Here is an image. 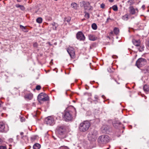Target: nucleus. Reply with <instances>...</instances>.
I'll return each mask as SVG.
<instances>
[{
  "mask_svg": "<svg viewBox=\"0 0 149 149\" xmlns=\"http://www.w3.org/2000/svg\"><path fill=\"white\" fill-rule=\"evenodd\" d=\"M36 21L37 23L39 24H41L42 22V19L41 17H38L36 19Z\"/></svg>",
  "mask_w": 149,
  "mask_h": 149,
  "instance_id": "obj_26",
  "label": "nucleus"
},
{
  "mask_svg": "<svg viewBox=\"0 0 149 149\" xmlns=\"http://www.w3.org/2000/svg\"><path fill=\"white\" fill-rule=\"evenodd\" d=\"M92 27L94 30H96L97 28V26L95 23H93L92 25Z\"/></svg>",
  "mask_w": 149,
  "mask_h": 149,
  "instance_id": "obj_29",
  "label": "nucleus"
},
{
  "mask_svg": "<svg viewBox=\"0 0 149 149\" xmlns=\"http://www.w3.org/2000/svg\"><path fill=\"white\" fill-rule=\"evenodd\" d=\"M129 12L132 15H134L136 13H138L139 10L137 8L135 9L133 6H131L129 7Z\"/></svg>",
  "mask_w": 149,
  "mask_h": 149,
  "instance_id": "obj_11",
  "label": "nucleus"
},
{
  "mask_svg": "<svg viewBox=\"0 0 149 149\" xmlns=\"http://www.w3.org/2000/svg\"><path fill=\"white\" fill-rule=\"evenodd\" d=\"M109 1L110 2H112L114 1V0H109Z\"/></svg>",
  "mask_w": 149,
  "mask_h": 149,
  "instance_id": "obj_41",
  "label": "nucleus"
},
{
  "mask_svg": "<svg viewBox=\"0 0 149 149\" xmlns=\"http://www.w3.org/2000/svg\"><path fill=\"white\" fill-rule=\"evenodd\" d=\"M89 39L91 40L94 41L96 40L97 38L92 34H89L88 36Z\"/></svg>",
  "mask_w": 149,
  "mask_h": 149,
  "instance_id": "obj_17",
  "label": "nucleus"
},
{
  "mask_svg": "<svg viewBox=\"0 0 149 149\" xmlns=\"http://www.w3.org/2000/svg\"><path fill=\"white\" fill-rule=\"evenodd\" d=\"M32 0H29V2L31 3L32 2Z\"/></svg>",
  "mask_w": 149,
  "mask_h": 149,
  "instance_id": "obj_46",
  "label": "nucleus"
},
{
  "mask_svg": "<svg viewBox=\"0 0 149 149\" xmlns=\"http://www.w3.org/2000/svg\"><path fill=\"white\" fill-rule=\"evenodd\" d=\"M90 123L85 121L81 123L79 126V130L80 132H85L87 131L90 127Z\"/></svg>",
  "mask_w": 149,
  "mask_h": 149,
  "instance_id": "obj_3",
  "label": "nucleus"
},
{
  "mask_svg": "<svg viewBox=\"0 0 149 149\" xmlns=\"http://www.w3.org/2000/svg\"><path fill=\"white\" fill-rule=\"evenodd\" d=\"M113 34V31H111L110 33V34L111 35H112Z\"/></svg>",
  "mask_w": 149,
  "mask_h": 149,
  "instance_id": "obj_39",
  "label": "nucleus"
},
{
  "mask_svg": "<svg viewBox=\"0 0 149 149\" xmlns=\"http://www.w3.org/2000/svg\"><path fill=\"white\" fill-rule=\"evenodd\" d=\"M84 19H82V21H83V20H84Z\"/></svg>",
  "mask_w": 149,
  "mask_h": 149,
  "instance_id": "obj_52",
  "label": "nucleus"
},
{
  "mask_svg": "<svg viewBox=\"0 0 149 149\" xmlns=\"http://www.w3.org/2000/svg\"><path fill=\"white\" fill-rule=\"evenodd\" d=\"M38 45L37 42H35L33 44V46L35 47H38Z\"/></svg>",
  "mask_w": 149,
  "mask_h": 149,
  "instance_id": "obj_36",
  "label": "nucleus"
},
{
  "mask_svg": "<svg viewBox=\"0 0 149 149\" xmlns=\"http://www.w3.org/2000/svg\"><path fill=\"white\" fill-rule=\"evenodd\" d=\"M95 98H96V99L97 98V100H98V96H97H97H95Z\"/></svg>",
  "mask_w": 149,
  "mask_h": 149,
  "instance_id": "obj_47",
  "label": "nucleus"
},
{
  "mask_svg": "<svg viewBox=\"0 0 149 149\" xmlns=\"http://www.w3.org/2000/svg\"><path fill=\"white\" fill-rule=\"evenodd\" d=\"M60 148L61 149H69V148L66 146H61Z\"/></svg>",
  "mask_w": 149,
  "mask_h": 149,
  "instance_id": "obj_33",
  "label": "nucleus"
},
{
  "mask_svg": "<svg viewBox=\"0 0 149 149\" xmlns=\"http://www.w3.org/2000/svg\"><path fill=\"white\" fill-rule=\"evenodd\" d=\"M71 7L75 10H77L79 7L78 5L76 3L74 2L72 3L71 4Z\"/></svg>",
  "mask_w": 149,
  "mask_h": 149,
  "instance_id": "obj_19",
  "label": "nucleus"
},
{
  "mask_svg": "<svg viewBox=\"0 0 149 149\" xmlns=\"http://www.w3.org/2000/svg\"><path fill=\"white\" fill-rule=\"evenodd\" d=\"M123 19L124 20L127 21L128 19V15L127 14H126L124 16H123L122 17Z\"/></svg>",
  "mask_w": 149,
  "mask_h": 149,
  "instance_id": "obj_27",
  "label": "nucleus"
},
{
  "mask_svg": "<svg viewBox=\"0 0 149 149\" xmlns=\"http://www.w3.org/2000/svg\"><path fill=\"white\" fill-rule=\"evenodd\" d=\"M9 130L8 127L3 122H0V132L6 133Z\"/></svg>",
  "mask_w": 149,
  "mask_h": 149,
  "instance_id": "obj_8",
  "label": "nucleus"
},
{
  "mask_svg": "<svg viewBox=\"0 0 149 149\" xmlns=\"http://www.w3.org/2000/svg\"><path fill=\"white\" fill-rule=\"evenodd\" d=\"M65 131V127L64 125H61L57 127L56 132L59 138L63 139L66 136Z\"/></svg>",
  "mask_w": 149,
  "mask_h": 149,
  "instance_id": "obj_2",
  "label": "nucleus"
},
{
  "mask_svg": "<svg viewBox=\"0 0 149 149\" xmlns=\"http://www.w3.org/2000/svg\"><path fill=\"white\" fill-rule=\"evenodd\" d=\"M133 44L136 46H139L141 44L140 40H136L134 39L132 40Z\"/></svg>",
  "mask_w": 149,
  "mask_h": 149,
  "instance_id": "obj_14",
  "label": "nucleus"
},
{
  "mask_svg": "<svg viewBox=\"0 0 149 149\" xmlns=\"http://www.w3.org/2000/svg\"><path fill=\"white\" fill-rule=\"evenodd\" d=\"M56 26L55 27V29L56 30Z\"/></svg>",
  "mask_w": 149,
  "mask_h": 149,
  "instance_id": "obj_50",
  "label": "nucleus"
},
{
  "mask_svg": "<svg viewBox=\"0 0 149 149\" xmlns=\"http://www.w3.org/2000/svg\"><path fill=\"white\" fill-rule=\"evenodd\" d=\"M0 149H7L6 147L5 146H0Z\"/></svg>",
  "mask_w": 149,
  "mask_h": 149,
  "instance_id": "obj_34",
  "label": "nucleus"
},
{
  "mask_svg": "<svg viewBox=\"0 0 149 149\" xmlns=\"http://www.w3.org/2000/svg\"><path fill=\"white\" fill-rule=\"evenodd\" d=\"M143 89L144 91L147 92L149 91V86L148 85L146 84L144 86Z\"/></svg>",
  "mask_w": 149,
  "mask_h": 149,
  "instance_id": "obj_21",
  "label": "nucleus"
},
{
  "mask_svg": "<svg viewBox=\"0 0 149 149\" xmlns=\"http://www.w3.org/2000/svg\"><path fill=\"white\" fill-rule=\"evenodd\" d=\"M41 87L40 85H37L36 86V89L37 90H39L40 89Z\"/></svg>",
  "mask_w": 149,
  "mask_h": 149,
  "instance_id": "obj_32",
  "label": "nucleus"
},
{
  "mask_svg": "<svg viewBox=\"0 0 149 149\" xmlns=\"http://www.w3.org/2000/svg\"><path fill=\"white\" fill-rule=\"evenodd\" d=\"M109 137L108 136L106 135H103L99 136L98 140H109Z\"/></svg>",
  "mask_w": 149,
  "mask_h": 149,
  "instance_id": "obj_16",
  "label": "nucleus"
},
{
  "mask_svg": "<svg viewBox=\"0 0 149 149\" xmlns=\"http://www.w3.org/2000/svg\"><path fill=\"white\" fill-rule=\"evenodd\" d=\"M143 47H142L141 48V49H139V50L140 51H142L143 50Z\"/></svg>",
  "mask_w": 149,
  "mask_h": 149,
  "instance_id": "obj_40",
  "label": "nucleus"
},
{
  "mask_svg": "<svg viewBox=\"0 0 149 149\" xmlns=\"http://www.w3.org/2000/svg\"><path fill=\"white\" fill-rule=\"evenodd\" d=\"M40 147V145L38 143L35 144L33 146V149H39Z\"/></svg>",
  "mask_w": 149,
  "mask_h": 149,
  "instance_id": "obj_22",
  "label": "nucleus"
},
{
  "mask_svg": "<svg viewBox=\"0 0 149 149\" xmlns=\"http://www.w3.org/2000/svg\"><path fill=\"white\" fill-rule=\"evenodd\" d=\"M96 134L95 133L91 132L88 135V137L89 140L95 139L97 138Z\"/></svg>",
  "mask_w": 149,
  "mask_h": 149,
  "instance_id": "obj_12",
  "label": "nucleus"
},
{
  "mask_svg": "<svg viewBox=\"0 0 149 149\" xmlns=\"http://www.w3.org/2000/svg\"><path fill=\"white\" fill-rule=\"evenodd\" d=\"M112 9L114 11H117L118 10V7L116 5H114L113 6Z\"/></svg>",
  "mask_w": 149,
  "mask_h": 149,
  "instance_id": "obj_31",
  "label": "nucleus"
},
{
  "mask_svg": "<svg viewBox=\"0 0 149 149\" xmlns=\"http://www.w3.org/2000/svg\"><path fill=\"white\" fill-rule=\"evenodd\" d=\"M56 24V23L54 22L52 24V25L54 26H55Z\"/></svg>",
  "mask_w": 149,
  "mask_h": 149,
  "instance_id": "obj_37",
  "label": "nucleus"
},
{
  "mask_svg": "<svg viewBox=\"0 0 149 149\" xmlns=\"http://www.w3.org/2000/svg\"><path fill=\"white\" fill-rule=\"evenodd\" d=\"M113 31L115 34L117 35L119 33V30L118 28L115 27Z\"/></svg>",
  "mask_w": 149,
  "mask_h": 149,
  "instance_id": "obj_25",
  "label": "nucleus"
},
{
  "mask_svg": "<svg viewBox=\"0 0 149 149\" xmlns=\"http://www.w3.org/2000/svg\"><path fill=\"white\" fill-rule=\"evenodd\" d=\"M82 3L84 6V8L85 10H92V7L90 6V3L88 2H85L84 1L82 2Z\"/></svg>",
  "mask_w": 149,
  "mask_h": 149,
  "instance_id": "obj_10",
  "label": "nucleus"
},
{
  "mask_svg": "<svg viewBox=\"0 0 149 149\" xmlns=\"http://www.w3.org/2000/svg\"><path fill=\"white\" fill-rule=\"evenodd\" d=\"M84 13L85 14L84 15L85 17L87 19L89 18L90 17V15L89 13L86 12H85Z\"/></svg>",
  "mask_w": 149,
  "mask_h": 149,
  "instance_id": "obj_28",
  "label": "nucleus"
},
{
  "mask_svg": "<svg viewBox=\"0 0 149 149\" xmlns=\"http://www.w3.org/2000/svg\"><path fill=\"white\" fill-rule=\"evenodd\" d=\"M76 38L77 39L80 41H84L85 40L86 38L81 31H79L76 34Z\"/></svg>",
  "mask_w": 149,
  "mask_h": 149,
  "instance_id": "obj_9",
  "label": "nucleus"
},
{
  "mask_svg": "<svg viewBox=\"0 0 149 149\" xmlns=\"http://www.w3.org/2000/svg\"><path fill=\"white\" fill-rule=\"evenodd\" d=\"M9 149H11V148H9Z\"/></svg>",
  "mask_w": 149,
  "mask_h": 149,
  "instance_id": "obj_51",
  "label": "nucleus"
},
{
  "mask_svg": "<svg viewBox=\"0 0 149 149\" xmlns=\"http://www.w3.org/2000/svg\"><path fill=\"white\" fill-rule=\"evenodd\" d=\"M21 120L22 122H23V121H24V120H23V119H22V118H21Z\"/></svg>",
  "mask_w": 149,
  "mask_h": 149,
  "instance_id": "obj_44",
  "label": "nucleus"
},
{
  "mask_svg": "<svg viewBox=\"0 0 149 149\" xmlns=\"http://www.w3.org/2000/svg\"><path fill=\"white\" fill-rule=\"evenodd\" d=\"M38 100L39 102L47 101L48 100L47 95L45 93H41L38 96Z\"/></svg>",
  "mask_w": 149,
  "mask_h": 149,
  "instance_id": "obj_4",
  "label": "nucleus"
},
{
  "mask_svg": "<svg viewBox=\"0 0 149 149\" xmlns=\"http://www.w3.org/2000/svg\"><path fill=\"white\" fill-rule=\"evenodd\" d=\"M45 122L46 124L50 125H52L55 123V121L54 118L51 116H49L45 119Z\"/></svg>",
  "mask_w": 149,
  "mask_h": 149,
  "instance_id": "obj_6",
  "label": "nucleus"
},
{
  "mask_svg": "<svg viewBox=\"0 0 149 149\" xmlns=\"http://www.w3.org/2000/svg\"><path fill=\"white\" fill-rule=\"evenodd\" d=\"M77 111L73 106L69 107L65 111L64 118L66 121L71 120L76 116Z\"/></svg>",
  "mask_w": 149,
  "mask_h": 149,
  "instance_id": "obj_1",
  "label": "nucleus"
},
{
  "mask_svg": "<svg viewBox=\"0 0 149 149\" xmlns=\"http://www.w3.org/2000/svg\"><path fill=\"white\" fill-rule=\"evenodd\" d=\"M107 37V38H109V39H110V37H109V36H108Z\"/></svg>",
  "mask_w": 149,
  "mask_h": 149,
  "instance_id": "obj_48",
  "label": "nucleus"
},
{
  "mask_svg": "<svg viewBox=\"0 0 149 149\" xmlns=\"http://www.w3.org/2000/svg\"><path fill=\"white\" fill-rule=\"evenodd\" d=\"M48 44L50 45H52L50 44V42H48Z\"/></svg>",
  "mask_w": 149,
  "mask_h": 149,
  "instance_id": "obj_45",
  "label": "nucleus"
},
{
  "mask_svg": "<svg viewBox=\"0 0 149 149\" xmlns=\"http://www.w3.org/2000/svg\"><path fill=\"white\" fill-rule=\"evenodd\" d=\"M71 18L70 17H65L64 18V22L65 23V24H67L66 23V22H67V23H68L69 24L70 23V22L71 20Z\"/></svg>",
  "mask_w": 149,
  "mask_h": 149,
  "instance_id": "obj_24",
  "label": "nucleus"
},
{
  "mask_svg": "<svg viewBox=\"0 0 149 149\" xmlns=\"http://www.w3.org/2000/svg\"><path fill=\"white\" fill-rule=\"evenodd\" d=\"M24 133L23 132H21L20 133V136L18 135L17 136V139H22L23 140L27 139H28V137L26 136H24Z\"/></svg>",
  "mask_w": 149,
  "mask_h": 149,
  "instance_id": "obj_13",
  "label": "nucleus"
},
{
  "mask_svg": "<svg viewBox=\"0 0 149 149\" xmlns=\"http://www.w3.org/2000/svg\"><path fill=\"white\" fill-rule=\"evenodd\" d=\"M115 81L117 83V84H120V82H118V81H116V80H115Z\"/></svg>",
  "mask_w": 149,
  "mask_h": 149,
  "instance_id": "obj_42",
  "label": "nucleus"
},
{
  "mask_svg": "<svg viewBox=\"0 0 149 149\" xmlns=\"http://www.w3.org/2000/svg\"><path fill=\"white\" fill-rule=\"evenodd\" d=\"M20 28L22 30L25 32H27L29 31L28 29H27L26 26H24L22 25H20L19 26Z\"/></svg>",
  "mask_w": 149,
  "mask_h": 149,
  "instance_id": "obj_20",
  "label": "nucleus"
},
{
  "mask_svg": "<svg viewBox=\"0 0 149 149\" xmlns=\"http://www.w3.org/2000/svg\"><path fill=\"white\" fill-rule=\"evenodd\" d=\"M98 142L101 146H103L107 142V140H98Z\"/></svg>",
  "mask_w": 149,
  "mask_h": 149,
  "instance_id": "obj_18",
  "label": "nucleus"
},
{
  "mask_svg": "<svg viewBox=\"0 0 149 149\" xmlns=\"http://www.w3.org/2000/svg\"><path fill=\"white\" fill-rule=\"evenodd\" d=\"M146 61L143 58H140L136 61V65L138 68H140L146 64Z\"/></svg>",
  "mask_w": 149,
  "mask_h": 149,
  "instance_id": "obj_5",
  "label": "nucleus"
},
{
  "mask_svg": "<svg viewBox=\"0 0 149 149\" xmlns=\"http://www.w3.org/2000/svg\"><path fill=\"white\" fill-rule=\"evenodd\" d=\"M105 6V4L104 3H102L100 5V7L102 8H104Z\"/></svg>",
  "mask_w": 149,
  "mask_h": 149,
  "instance_id": "obj_35",
  "label": "nucleus"
},
{
  "mask_svg": "<svg viewBox=\"0 0 149 149\" xmlns=\"http://www.w3.org/2000/svg\"><path fill=\"white\" fill-rule=\"evenodd\" d=\"M110 19V18H108V19H107V20H108V19Z\"/></svg>",
  "mask_w": 149,
  "mask_h": 149,
  "instance_id": "obj_49",
  "label": "nucleus"
},
{
  "mask_svg": "<svg viewBox=\"0 0 149 149\" xmlns=\"http://www.w3.org/2000/svg\"><path fill=\"white\" fill-rule=\"evenodd\" d=\"M33 97V94L31 93L26 94L24 96V98L25 99L29 100H31Z\"/></svg>",
  "mask_w": 149,
  "mask_h": 149,
  "instance_id": "obj_15",
  "label": "nucleus"
},
{
  "mask_svg": "<svg viewBox=\"0 0 149 149\" xmlns=\"http://www.w3.org/2000/svg\"><path fill=\"white\" fill-rule=\"evenodd\" d=\"M145 6L144 5H143L142 6V8L143 9V10H144L145 9Z\"/></svg>",
  "mask_w": 149,
  "mask_h": 149,
  "instance_id": "obj_38",
  "label": "nucleus"
},
{
  "mask_svg": "<svg viewBox=\"0 0 149 149\" xmlns=\"http://www.w3.org/2000/svg\"><path fill=\"white\" fill-rule=\"evenodd\" d=\"M67 51L71 58L74 59L75 58V53L74 48L72 47H68L67 49Z\"/></svg>",
  "mask_w": 149,
  "mask_h": 149,
  "instance_id": "obj_7",
  "label": "nucleus"
},
{
  "mask_svg": "<svg viewBox=\"0 0 149 149\" xmlns=\"http://www.w3.org/2000/svg\"><path fill=\"white\" fill-rule=\"evenodd\" d=\"M39 139V137L37 135H35L33 136L31 138V139L32 140H36L38 139Z\"/></svg>",
  "mask_w": 149,
  "mask_h": 149,
  "instance_id": "obj_30",
  "label": "nucleus"
},
{
  "mask_svg": "<svg viewBox=\"0 0 149 149\" xmlns=\"http://www.w3.org/2000/svg\"><path fill=\"white\" fill-rule=\"evenodd\" d=\"M15 6L17 8H19L22 10H24L25 8L24 6L23 5H20L19 4H16L15 5Z\"/></svg>",
  "mask_w": 149,
  "mask_h": 149,
  "instance_id": "obj_23",
  "label": "nucleus"
},
{
  "mask_svg": "<svg viewBox=\"0 0 149 149\" xmlns=\"http://www.w3.org/2000/svg\"><path fill=\"white\" fill-rule=\"evenodd\" d=\"M22 0H17V2H21Z\"/></svg>",
  "mask_w": 149,
  "mask_h": 149,
  "instance_id": "obj_43",
  "label": "nucleus"
}]
</instances>
